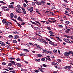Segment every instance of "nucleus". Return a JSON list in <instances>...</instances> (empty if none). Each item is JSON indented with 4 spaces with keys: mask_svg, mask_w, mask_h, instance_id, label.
Masks as SVG:
<instances>
[{
    "mask_svg": "<svg viewBox=\"0 0 73 73\" xmlns=\"http://www.w3.org/2000/svg\"><path fill=\"white\" fill-rule=\"evenodd\" d=\"M45 58H42L41 59V60L42 61H45Z\"/></svg>",
    "mask_w": 73,
    "mask_h": 73,
    "instance_id": "58",
    "label": "nucleus"
},
{
    "mask_svg": "<svg viewBox=\"0 0 73 73\" xmlns=\"http://www.w3.org/2000/svg\"><path fill=\"white\" fill-rule=\"evenodd\" d=\"M44 44L45 45H46V44H48V42H46V41L44 42Z\"/></svg>",
    "mask_w": 73,
    "mask_h": 73,
    "instance_id": "60",
    "label": "nucleus"
},
{
    "mask_svg": "<svg viewBox=\"0 0 73 73\" xmlns=\"http://www.w3.org/2000/svg\"><path fill=\"white\" fill-rule=\"evenodd\" d=\"M14 36L15 37V38H16V39H17V38H20V37H19V36L16 35H14Z\"/></svg>",
    "mask_w": 73,
    "mask_h": 73,
    "instance_id": "13",
    "label": "nucleus"
},
{
    "mask_svg": "<svg viewBox=\"0 0 73 73\" xmlns=\"http://www.w3.org/2000/svg\"><path fill=\"white\" fill-rule=\"evenodd\" d=\"M50 13L53 16H54V14L52 12H50Z\"/></svg>",
    "mask_w": 73,
    "mask_h": 73,
    "instance_id": "42",
    "label": "nucleus"
},
{
    "mask_svg": "<svg viewBox=\"0 0 73 73\" xmlns=\"http://www.w3.org/2000/svg\"><path fill=\"white\" fill-rule=\"evenodd\" d=\"M5 25H6V26H7V27L9 26V24L7 22H6L5 23Z\"/></svg>",
    "mask_w": 73,
    "mask_h": 73,
    "instance_id": "16",
    "label": "nucleus"
},
{
    "mask_svg": "<svg viewBox=\"0 0 73 73\" xmlns=\"http://www.w3.org/2000/svg\"><path fill=\"white\" fill-rule=\"evenodd\" d=\"M53 52L54 53H57V50H54Z\"/></svg>",
    "mask_w": 73,
    "mask_h": 73,
    "instance_id": "27",
    "label": "nucleus"
},
{
    "mask_svg": "<svg viewBox=\"0 0 73 73\" xmlns=\"http://www.w3.org/2000/svg\"><path fill=\"white\" fill-rule=\"evenodd\" d=\"M52 65H56V66H57V65H58V64H57V63H55V62H52Z\"/></svg>",
    "mask_w": 73,
    "mask_h": 73,
    "instance_id": "15",
    "label": "nucleus"
},
{
    "mask_svg": "<svg viewBox=\"0 0 73 73\" xmlns=\"http://www.w3.org/2000/svg\"><path fill=\"white\" fill-rule=\"evenodd\" d=\"M14 17L15 19H17V15L14 16Z\"/></svg>",
    "mask_w": 73,
    "mask_h": 73,
    "instance_id": "62",
    "label": "nucleus"
},
{
    "mask_svg": "<svg viewBox=\"0 0 73 73\" xmlns=\"http://www.w3.org/2000/svg\"><path fill=\"white\" fill-rule=\"evenodd\" d=\"M53 45L54 46H57V44H56L55 43L54 44V43H53Z\"/></svg>",
    "mask_w": 73,
    "mask_h": 73,
    "instance_id": "50",
    "label": "nucleus"
},
{
    "mask_svg": "<svg viewBox=\"0 0 73 73\" xmlns=\"http://www.w3.org/2000/svg\"><path fill=\"white\" fill-rule=\"evenodd\" d=\"M43 51L44 52H45V53H47L48 52V51L45 50H43Z\"/></svg>",
    "mask_w": 73,
    "mask_h": 73,
    "instance_id": "57",
    "label": "nucleus"
},
{
    "mask_svg": "<svg viewBox=\"0 0 73 73\" xmlns=\"http://www.w3.org/2000/svg\"><path fill=\"white\" fill-rule=\"evenodd\" d=\"M23 50L24 51H25V52H29V50L27 49H23Z\"/></svg>",
    "mask_w": 73,
    "mask_h": 73,
    "instance_id": "23",
    "label": "nucleus"
},
{
    "mask_svg": "<svg viewBox=\"0 0 73 73\" xmlns=\"http://www.w3.org/2000/svg\"><path fill=\"white\" fill-rule=\"evenodd\" d=\"M21 71H22V72H24V69L23 68H21Z\"/></svg>",
    "mask_w": 73,
    "mask_h": 73,
    "instance_id": "63",
    "label": "nucleus"
},
{
    "mask_svg": "<svg viewBox=\"0 0 73 73\" xmlns=\"http://www.w3.org/2000/svg\"><path fill=\"white\" fill-rule=\"evenodd\" d=\"M20 17H19L18 18H17V20L19 21H24L23 19H21Z\"/></svg>",
    "mask_w": 73,
    "mask_h": 73,
    "instance_id": "6",
    "label": "nucleus"
},
{
    "mask_svg": "<svg viewBox=\"0 0 73 73\" xmlns=\"http://www.w3.org/2000/svg\"><path fill=\"white\" fill-rule=\"evenodd\" d=\"M40 59H35V61H38V62H39V61H40Z\"/></svg>",
    "mask_w": 73,
    "mask_h": 73,
    "instance_id": "35",
    "label": "nucleus"
},
{
    "mask_svg": "<svg viewBox=\"0 0 73 73\" xmlns=\"http://www.w3.org/2000/svg\"><path fill=\"white\" fill-rule=\"evenodd\" d=\"M2 9H3V8H7V7H6L5 6H3L1 8Z\"/></svg>",
    "mask_w": 73,
    "mask_h": 73,
    "instance_id": "48",
    "label": "nucleus"
},
{
    "mask_svg": "<svg viewBox=\"0 0 73 73\" xmlns=\"http://www.w3.org/2000/svg\"><path fill=\"white\" fill-rule=\"evenodd\" d=\"M16 60H17V61H21V60L19 58H17Z\"/></svg>",
    "mask_w": 73,
    "mask_h": 73,
    "instance_id": "46",
    "label": "nucleus"
},
{
    "mask_svg": "<svg viewBox=\"0 0 73 73\" xmlns=\"http://www.w3.org/2000/svg\"><path fill=\"white\" fill-rule=\"evenodd\" d=\"M0 2V3H2V4H6V3L4 2L3 1H1Z\"/></svg>",
    "mask_w": 73,
    "mask_h": 73,
    "instance_id": "36",
    "label": "nucleus"
},
{
    "mask_svg": "<svg viewBox=\"0 0 73 73\" xmlns=\"http://www.w3.org/2000/svg\"><path fill=\"white\" fill-rule=\"evenodd\" d=\"M3 11H9V9H8V8H7V9L3 8Z\"/></svg>",
    "mask_w": 73,
    "mask_h": 73,
    "instance_id": "17",
    "label": "nucleus"
},
{
    "mask_svg": "<svg viewBox=\"0 0 73 73\" xmlns=\"http://www.w3.org/2000/svg\"><path fill=\"white\" fill-rule=\"evenodd\" d=\"M13 16L14 15L13 13H11L10 14V17H11V18H13Z\"/></svg>",
    "mask_w": 73,
    "mask_h": 73,
    "instance_id": "22",
    "label": "nucleus"
},
{
    "mask_svg": "<svg viewBox=\"0 0 73 73\" xmlns=\"http://www.w3.org/2000/svg\"><path fill=\"white\" fill-rule=\"evenodd\" d=\"M30 21L33 24H35V25H37V26H38V24H37L35 22H32V21Z\"/></svg>",
    "mask_w": 73,
    "mask_h": 73,
    "instance_id": "14",
    "label": "nucleus"
},
{
    "mask_svg": "<svg viewBox=\"0 0 73 73\" xmlns=\"http://www.w3.org/2000/svg\"><path fill=\"white\" fill-rule=\"evenodd\" d=\"M64 68L66 69H69L71 68V66H65L64 67Z\"/></svg>",
    "mask_w": 73,
    "mask_h": 73,
    "instance_id": "5",
    "label": "nucleus"
},
{
    "mask_svg": "<svg viewBox=\"0 0 73 73\" xmlns=\"http://www.w3.org/2000/svg\"><path fill=\"white\" fill-rule=\"evenodd\" d=\"M2 65H6V63L4 62H2Z\"/></svg>",
    "mask_w": 73,
    "mask_h": 73,
    "instance_id": "55",
    "label": "nucleus"
},
{
    "mask_svg": "<svg viewBox=\"0 0 73 73\" xmlns=\"http://www.w3.org/2000/svg\"><path fill=\"white\" fill-rule=\"evenodd\" d=\"M46 40H47V41H49L50 42H52V41L50 40V39H48L47 38H46Z\"/></svg>",
    "mask_w": 73,
    "mask_h": 73,
    "instance_id": "31",
    "label": "nucleus"
},
{
    "mask_svg": "<svg viewBox=\"0 0 73 73\" xmlns=\"http://www.w3.org/2000/svg\"><path fill=\"white\" fill-rule=\"evenodd\" d=\"M14 33V34H16V35H18V34H19V32L17 31H16Z\"/></svg>",
    "mask_w": 73,
    "mask_h": 73,
    "instance_id": "43",
    "label": "nucleus"
},
{
    "mask_svg": "<svg viewBox=\"0 0 73 73\" xmlns=\"http://www.w3.org/2000/svg\"><path fill=\"white\" fill-rule=\"evenodd\" d=\"M9 59H10V60H15V58H13L11 57L9 58Z\"/></svg>",
    "mask_w": 73,
    "mask_h": 73,
    "instance_id": "51",
    "label": "nucleus"
},
{
    "mask_svg": "<svg viewBox=\"0 0 73 73\" xmlns=\"http://www.w3.org/2000/svg\"><path fill=\"white\" fill-rule=\"evenodd\" d=\"M33 7H31L30 8V10L29 11L30 12H33Z\"/></svg>",
    "mask_w": 73,
    "mask_h": 73,
    "instance_id": "10",
    "label": "nucleus"
},
{
    "mask_svg": "<svg viewBox=\"0 0 73 73\" xmlns=\"http://www.w3.org/2000/svg\"><path fill=\"white\" fill-rule=\"evenodd\" d=\"M12 65V63H9V64H8V66H11Z\"/></svg>",
    "mask_w": 73,
    "mask_h": 73,
    "instance_id": "33",
    "label": "nucleus"
},
{
    "mask_svg": "<svg viewBox=\"0 0 73 73\" xmlns=\"http://www.w3.org/2000/svg\"><path fill=\"white\" fill-rule=\"evenodd\" d=\"M49 33H50V34H52V35H54V33L51 31H49Z\"/></svg>",
    "mask_w": 73,
    "mask_h": 73,
    "instance_id": "24",
    "label": "nucleus"
},
{
    "mask_svg": "<svg viewBox=\"0 0 73 73\" xmlns=\"http://www.w3.org/2000/svg\"><path fill=\"white\" fill-rule=\"evenodd\" d=\"M35 22L36 23H37L39 25H41V23H40L38 21H35Z\"/></svg>",
    "mask_w": 73,
    "mask_h": 73,
    "instance_id": "40",
    "label": "nucleus"
},
{
    "mask_svg": "<svg viewBox=\"0 0 73 73\" xmlns=\"http://www.w3.org/2000/svg\"><path fill=\"white\" fill-rule=\"evenodd\" d=\"M9 37L10 38H13V36L12 35H10L9 36Z\"/></svg>",
    "mask_w": 73,
    "mask_h": 73,
    "instance_id": "21",
    "label": "nucleus"
},
{
    "mask_svg": "<svg viewBox=\"0 0 73 73\" xmlns=\"http://www.w3.org/2000/svg\"><path fill=\"white\" fill-rule=\"evenodd\" d=\"M27 9L28 11H30V8L29 7H27Z\"/></svg>",
    "mask_w": 73,
    "mask_h": 73,
    "instance_id": "52",
    "label": "nucleus"
},
{
    "mask_svg": "<svg viewBox=\"0 0 73 73\" xmlns=\"http://www.w3.org/2000/svg\"><path fill=\"white\" fill-rule=\"evenodd\" d=\"M15 65H17V66H18V67H21V66H22L21 65V64H20L17 63V62H16Z\"/></svg>",
    "mask_w": 73,
    "mask_h": 73,
    "instance_id": "7",
    "label": "nucleus"
},
{
    "mask_svg": "<svg viewBox=\"0 0 73 73\" xmlns=\"http://www.w3.org/2000/svg\"><path fill=\"white\" fill-rule=\"evenodd\" d=\"M0 44H1V45L2 46H5V43L1 41H0Z\"/></svg>",
    "mask_w": 73,
    "mask_h": 73,
    "instance_id": "4",
    "label": "nucleus"
},
{
    "mask_svg": "<svg viewBox=\"0 0 73 73\" xmlns=\"http://www.w3.org/2000/svg\"><path fill=\"white\" fill-rule=\"evenodd\" d=\"M37 57H42V55L40 54H38L37 55Z\"/></svg>",
    "mask_w": 73,
    "mask_h": 73,
    "instance_id": "37",
    "label": "nucleus"
},
{
    "mask_svg": "<svg viewBox=\"0 0 73 73\" xmlns=\"http://www.w3.org/2000/svg\"><path fill=\"white\" fill-rule=\"evenodd\" d=\"M32 5H35V2H32Z\"/></svg>",
    "mask_w": 73,
    "mask_h": 73,
    "instance_id": "45",
    "label": "nucleus"
},
{
    "mask_svg": "<svg viewBox=\"0 0 73 73\" xmlns=\"http://www.w3.org/2000/svg\"><path fill=\"white\" fill-rule=\"evenodd\" d=\"M69 23H70V22H69V21H66L65 22V23L66 24H69Z\"/></svg>",
    "mask_w": 73,
    "mask_h": 73,
    "instance_id": "38",
    "label": "nucleus"
},
{
    "mask_svg": "<svg viewBox=\"0 0 73 73\" xmlns=\"http://www.w3.org/2000/svg\"><path fill=\"white\" fill-rule=\"evenodd\" d=\"M2 22L3 23V24L4 25V24H5V23L7 22V21H5V19H3L2 20Z\"/></svg>",
    "mask_w": 73,
    "mask_h": 73,
    "instance_id": "18",
    "label": "nucleus"
},
{
    "mask_svg": "<svg viewBox=\"0 0 73 73\" xmlns=\"http://www.w3.org/2000/svg\"><path fill=\"white\" fill-rule=\"evenodd\" d=\"M13 43L16 44L17 42L16 40H13Z\"/></svg>",
    "mask_w": 73,
    "mask_h": 73,
    "instance_id": "25",
    "label": "nucleus"
},
{
    "mask_svg": "<svg viewBox=\"0 0 73 73\" xmlns=\"http://www.w3.org/2000/svg\"><path fill=\"white\" fill-rule=\"evenodd\" d=\"M70 31V29H68L66 31H65V32L66 33H69V31Z\"/></svg>",
    "mask_w": 73,
    "mask_h": 73,
    "instance_id": "8",
    "label": "nucleus"
},
{
    "mask_svg": "<svg viewBox=\"0 0 73 73\" xmlns=\"http://www.w3.org/2000/svg\"><path fill=\"white\" fill-rule=\"evenodd\" d=\"M23 12L24 14H26V13H27V12L25 10H23Z\"/></svg>",
    "mask_w": 73,
    "mask_h": 73,
    "instance_id": "39",
    "label": "nucleus"
},
{
    "mask_svg": "<svg viewBox=\"0 0 73 73\" xmlns=\"http://www.w3.org/2000/svg\"><path fill=\"white\" fill-rule=\"evenodd\" d=\"M7 69H9V70H13V68H10L9 67V68H7Z\"/></svg>",
    "mask_w": 73,
    "mask_h": 73,
    "instance_id": "19",
    "label": "nucleus"
},
{
    "mask_svg": "<svg viewBox=\"0 0 73 73\" xmlns=\"http://www.w3.org/2000/svg\"><path fill=\"white\" fill-rule=\"evenodd\" d=\"M17 8H21V6L19 5H18Z\"/></svg>",
    "mask_w": 73,
    "mask_h": 73,
    "instance_id": "28",
    "label": "nucleus"
},
{
    "mask_svg": "<svg viewBox=\"0 0 73 73\" xmlns=\"http://www.w3.org/2000/svg\"><path fill=\"white\" fill-rule=\"evenodd\" d=\"M10 72H11V73H16V70L11 71H10Z\"/></svg>",
    "mask_w": 73,
    "mask_h": 73,
    "instance_id": "49",
    "label": "nucleus"
},
{
    "mask_svg": "<svg viewBox=\"0 0 73 73\" xmlns=\"http://www.w3.org/2000/svg\"><path fill=\"white\" fill-rule=\"evenodd\" d=\"M9 7L10 8H14L13 5H9Z\"/></svg>",
    "mask_w": 73,
    "mask_h": 73,
    "instance_id": "20",
    "label": "nucleus"
},
{
    "mask_svg": "<svg viewBox=\"0 0 73 73\" xmlns=\"http://www.w3.org/2000/svg\"><path fill=\"white\" fill-rule=\"evenodd\" d=\"M68 53L69 54H73V52H72L70 51H69Z\"/></svg>",
    "mask_w": 73,
    "mask_h": 73,
    "instance_id": "34",
    "label": "nucleus"
},
{
    "mask_svg": "<svg viewBox=\"0 0 73 73\" xmlns=\"http://www.w3.org/2000/svg\"><path fill=\"white\" fill-rule=\"evenodd\" d=\"M16 11L17 13H21L22 12H21V9H20L19 8H16Z\"/></svg>",
    "mask_w": 73,
    "mask_h": 73,
    "instance_id": "2",
    "label": "nucleus"
},
{
    "mask_svg": "<svg viewBox=\"0 0 73 73\" xmlns=\"http://www.w3.org/2000/svg\"><path fill=\"white\" fill-rule=\"evenodd\" d=\"M65 55V56H69V52H66L65 53H64Z\"/></svg>",
    "mask_w": 73,
    "mask_h": 73,
    "instance_id": "11",
    "label": "nucleus"
},
{
    "mask_svg": "<svg viewBox=\"0 0 73 73\" xmlns=\"http://www.w3.org/2000/svg\"><path fill=\"white\" fill-rule=\"evenodd\" d=\"M47 29L49 31H51V29L49 27H47Z\"/></svg>",
    "mask_w": 73,
    "mask_h": 73,
    "instance_id": "61",
    "label": "nucleus"
},
{
    "mask_svg": "<svg viewBox=\"0 0 73 73\" xmlns=\"http://www.w3.org/2000/svg\"><path fill=\"white\" fill-rule=\"evenodd\" d=\"M17 24L18 26H19V27H22L21 25H20V24L18 23H17Z\"/></svg>",
    "mask_w": 73,
    "mask_h": 73,
    "instance_id": "26",
    "label": "nucleus"
},
{
    "mask_svg": "<svg viewBox=\"0 0 73 73\" xmlns=\"http://www.w3.org/2000/svg\"><path fill=\"white\" fill-rule=\"evenodd\" d=\"M43 66H44V67H46V66H47V65L44 64H43Z\"/></svg>",
    "mask_w": 73,
    "mask_h": 73,
    "instance_id": "59",
    "label": "nucleus"
},
{
    "mask_svg": "<svg viewBox=\"0 0 73 73\" xmlns=\"http://www.w3.org/2000/svg\"><path fill=\"white\" fill-rule=\"evenodd\" d=\"M37 48H39V49H40V48H41V47L40 46L38 45L37 46Z\"/></svg>",
    "mask_w": 73,
    "mask_h": 73,
    "instance_id": "47",
    "label": "nucleus"
},
{
    "mask_svg": "<svg viewBox=\"0 0 73 73\" xmlns=\"http://www.w3.org/2000/svg\"><path fill=\"white\" fill-rule=\"evenodd\" d=\"M29 44H30V45H31L32 46H34V45L32 44V43L31 42H29Z\"/></svg>",
    "mask_w": 73,
    "mask_h": 73,
    "instance_id": "30",
    "label": "nucleus"
},
{
    "mask_svg": "<svg viewBox=\"0 0 73 73\" xmlns=\"http://www.w3.org/2000/svg\"><path fill=\"white\" fill-rule=\"evenodd\" d=\"M1 73H8V72H6V71L2 72Z\"/></svg>",
    "mask_w": 73,
    "mask_h": 73,
    "instance_id": "64",
    "label": "nucleus"
},
{
    "mask_svg": "<svg viewBox=\"0 0 73 73\" xmlns=\"http://www.w3.org/2000/svg\"><path fill=\"white\" fill-rule=\"evenodd\" d=\"M64 41L66 42H68V43H69V44H70L71 42L68 39L66 38H64Z\"/></svg>",
    "mask_w": 73,
    "mask_h": 73,
    "instance_id": "3",
    "label": "nucleus"
},
{
    "mask_svg": "<svg viewBox=\"0 0 73 73\" xmlns=\"http://www.w3.org/2000/svg\"><path fill=\"white\" fill-rule=\"evenodd\" d=\"M36 12L37 13H38V14H39V15H41V14L40 13V12H39V11H36Z\"/></svg>",
    "mask_w": 73,
    "mask_h": 73,
    "instance_id": "56",
    "label": "nucleus"
},
{
    "mask_svg": "<svg viewBox=\"0 0 73 73\" xmlns=\"http://www.w3.org/2000/svg\"><path fill=\"white\" fill-rule=\"evenodd\" d=\"M58 61L59 62H61V60L60 59H59L58 60Z\"/></svg>",
    "mask_w": 73,
    "mask_h": 73,
    "instance_id": "44",
    "label": "nucleus"
},
{
    "mask_svg": "<svg viewBox=\"0 0 73 73\" xmlns=\"http://www.w3.org/2000/svg\"><path fill=\"white\" fill-rule=\"evenodd\" d=\"M23 5L25 7H27V5H26L25 3H23Z\"/></svg>",
    "mask_w": 73,
    "mask_h": 73,
    "instance_id": "54",
    "label": "nucleus"
},
{
    "mask_svg": "<svg viewBox=\"0 0 73 73\" xmlns=\"http://www.w3.org/2000/svg\"><path fill=\"white\" fill-rule=\"evenodd\" d=\"M35 3L36 4H37V5H41V3L40 2H39L38 1H36L35 2Z\"/></svg>",
    "mask_w": 73,
    "mask_h": 73,
    "instance_id": "12",
    "label": "nucleus"
},
{
    "mask_svg": "<svg viewBox=\"0 0 73 73\" xmlns=\"http://www.w3.org/2000/svg\"><path fill=\"white\" fill-rule=\"evenodd\" d=\"M9 62H11V63H12L13 65H16V64H15V62L14 61L11 60L9 61Z\"/></svg>",
    "mask_w": 73,
    "mask_h": 73,
    "instance_id": "9",
    "label": "nucleus"
},
{
    "mask_svg": "<svg viewBox=\"0 0 73 73\" xmlns=\"http://www.w3.org/2000/svg\"><path fill=\"white\" fill-rule=\"evenodd\" d=\"M40 3L41 4H42L43 5H46V4L45 3V0H40Z\"/></svg>",
    "mask_w": 73,
    "mask_h": 73,
    "instance_id": "1",
    "label": "nucleus"
},
{
    "mask_svg": "<svg viewBox=\"0 0 73 73\" xmlns=\"http://www.w3.org/2000/svg\"><path fill=\"white\" fill-rule=\"evenodd\" d=\"M58 26H59L60 27V28H62L63 27V26H62V25H58Z\"/></svg>",
    "mask_w": 73,
    "mask_h": 73,
    "instance_id": "53",
    "label": "nucleus"
},
{
    "mask_svg": "<svg viewBox=\"0 0 73 73\" xmlns=\"http://www.w3.org/2000/svg\"><path fill=\"white\" fill-rule=\"evenodd\" d=\"M49 43L50 44H51V45H53V42L52 41V42H49Z\"/></svg>",
    "mask_w": 73,
    "mask_h": 73,
    "instance_id": "41",
    "label": "nucleus"
},
{
    "mask_svg": "<svg viewBox=\"0 0 73 73\" xmlns=\"http://www.w3.org/2000/svg\"><path fill=\"white\" fill-rule=\"evenodd\" d=\"M64 36L65 37H67V38H70V36L66 35H64Z\"/></svg>",
    "mask_w": 73,
    "mask_h": 73,
    "instance_id": "29",
    "label": "nucleus"
},
{
    "mask_svg": "<svg viewBox=\"0 0 73 73\" xmlns=\"http://www.w3.org/2000/svg\"><path fill=\"white\" fill-rule=\"evenodd\" d=\"M44 58H46L47 60H49V61H51V59H50V58H49V59L48 58H46V57H45Z\"/></svg>",
    "mask_w": 73,
    "mask_h": 73,
    "instance_id": "32",
    "label": "nucleus"
}]
</instances>
